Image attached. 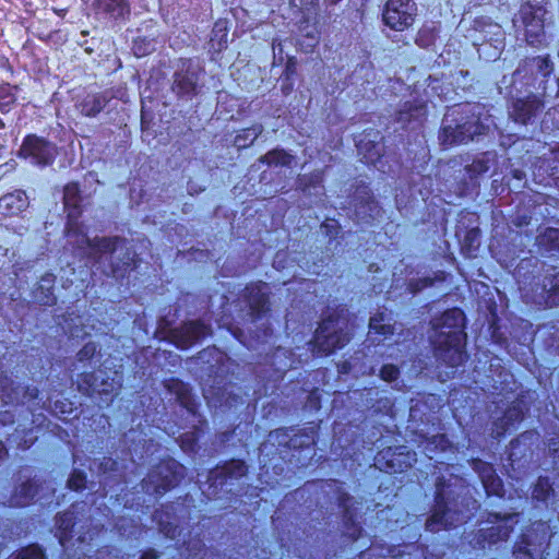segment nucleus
<instances>
[{
	"label": "nucleus",
	"mask_w": 559,
	"mask_h": 559,
	"mask_svg": "<svg viewBox=\"0 0 559 559\" xmlns=\"http://www.w3.org/2000/svg\"><path fill=\"white\" fill-rule=\"evenodd\" d=\"M188 469L181 462L166 455L148 468L145 477L141 480V487L145 493L159 499L178 488L186 479Z\"/></svg>",
	"instance_id": "nucleus-8"
},
{
	"label": "nucleus",
	"mask_w": 559,
	"mask_h": 559,
	"mask_svg": "<svg viewBox=\"0 0 559 559\" xmlns=\"http://www.w3.org/2000/svg\"><path fill=\"white\" fill-rule=\"evenodd\" d=\"M535 246L542 254L559 257V228L545 227L537 234Z\"/></svg>",
	"instance_id": "nucleus-38"
},
{
	"label": "nucleus",
	"mask_w": 559,
	"mask_h": 559,
	"mask_svg": "<svg viewBox=\"0 0 559 559\" xmlns=\"http://www.w3.org/2000/svg\"><path fill=\"white\" fill-rule=\"evenodd\" d=\"M80 218L81 216L67 215L66 236L69 239H75L76 243L85 245L88 249L87 258L94 263H99L104 257L110 255L108 270L105 272L108 277L118 283L129 280L131 273L142 264V258L135 248L129 246L127 238L118 235L88 238Z\"/></svg>",
	"instance_id": "nucleus-2"
},
{
	"label": "nucleus",
	"mask_w": 559,
	"mask_h": 559,
	"mask_svg": "<svg viewBox=\"0 0 559 559\" xmlns=\"http://www.w3.org/2000/svg\"><path fill=\"white\" fill-rule=\"evenodd\" d=\"M531 290L536 305L545 309L559 306V267L548 265Z\"/></svg>",
	"instance_id": "nucleus-24"
},
{
	"label": "nucleus",
	"mask_w": 559,
	"mask_h": 559,
	"mask_svg": "<svg viewBox=\"0 0 559 559\" xmlns=\"http://www.w3.org/2000/svg\"><path fill=\"white\" fill-rule=\"evenodd\" d=\"M535 167L538 170H544L547 174V178H545V185H550L551 182L557 183L559 180V153L551 152L549 157L538 158Z\"/></svg>",
	"instance_id": "nucleus-43"
},
{
	"label": "nucleus",
	"mask_w": 559,
	"mask_h": 559,
	"mask_svg": "<svg viewBox=\"0 0 559 559\" xmlns=\"http://www.w3.org/2000/svg\"><path fill=\"white\" fill-rule=\"evenodd\" d=\"M249 466L243 459H228L210 468L206 475V497L211 500H230L231 486L246 477Z\"/></svg>",
	"instance_id": "nucleus-11"
},
{
	"label": "nucleus",
	"mask_w": 559,
	"mask_h": 559,
	"mask_svg": "<svg viewBox=\"0 0 559 559\" xmlns=\"http://www.w3.org/2000/svg\"><path fill=\"white\" fill-rule=\"evenodd\" d=\"M452 479L459 480L461 477L451 474L449 478L439 475L435 479L432 504L424 524L425 531L428 533L436 534L455 527V522L460 516V511L454 508L459 495Z\"/></svg>",
	"instance_id": "nucleus-6"
},
{
	"label": "nucleus",
	"mask_w": 559,
	"mask_h": 559,
	"mask_svg": "<svg viewBox=\"0 0 559 559\" xmlns=\"http://www.w3.org/2000/svg\"><path fill=\"white\" fill-rule=\"evenodd\" d=\"M350 203L357 219L366 225H372L383 212L369 185L365 181H359L354 186Z\"/></svg>",
	"instance_id": "nucleus-21"
},
{
	"label": "nucleus",
	"mask_w": 559,
	"mask_h": 559,
	"mask_svg": "<svg viewBox=\"0 0 559 559\" xmlns=\"http://www.w3.org/2000/svg\"><path fill=\"white\" fill-rule=\"evenodd\" d=\"M99 355V346L95 342L85 343L76 353V359L81 364H91Z\"/></svg>",
	"instance_id": "nucleus-57"
},
{
	"label": "nucleus",
	"mask_w": 559,
	"mask_h": 559,
	"mask_svg": "<svg viewBox=\"0 0 559 559\" xmlns=\"http://www.w3.org/2000/svg\"><path fill=\"white\" fill-rule=\"evenodd\" d=\"M431 326L437 332L432 342L437 360L451 368L464 365L468 359L465 312L459 307L449 308L431 320Z\"/></svg>",
	"instance_id": "nucleus-4"
},
{
	"label": "nucleus",
	"mask_w": 559,
	"mask_h": 559,
	"mask_svg": "<svg viewBox=\"0 0 559 559\" xmlns=\"http://www.w3.org/2000/svg\"><path fill=\"white\" fill-rule=\"evenodd\" d=\"M55 275L46 273L40 277V282L35 286L33 296L43 307H52L57 304L55 295Z\"/></svg>",
	"instance_id": "nucleus-39"
},
{
	"label": "nucleus",
	"mask_w": 559,
	"mask_h": 559,
	"mask_svg": "<svg viewBox=\"0 0 559 559\" xmlns=\"http://www.w3.org/2000/svg\"><path fill=\"white\" fill-rule=\"evenodd\" d=\"M362 439L359 435L347 432L335 433L332 440V452L343 463L354 461L358 456L361 448Z\"/></svg>",
	"instance_id": "nucleus-31"
},
{
	"label": "nucleus",
	"mask_w": 559,
	"mask_h": 559,
	"mask_svg": "<svg viewBox=\"0 0 559 559\" xmlns=\"http://www.w3.org/2000/svg\"><path fill=\"white\" fill-rule=\"evenodd\" d=\"M320 229L322 234L328 238V246H332L334 243V247L336 248L340 245L338 238L342 234V226L336 218H324L320 224Z\"/></svg>",
	"instance_id": "nucleus-50"
},
{
	"label": "nucleus",
	"mask_w": 559,
	"mask_h": 559,
	"mask_svg": "<svg viewBox=\"0 0 559 559\" xmlns=\"http://www.w3.org/2000/svg\"><path fill=\"white\" fill-rule=\"evenodd\" d=\"M544 109V102L537 95L530 93L524 97L512 99L509 115L514 122L526 126Z\"/></svg>",
	"instance_id": "nucleus-30"
},
{
	"label": "nucleus",
	"mask_w": 559,
	"mask_h": 559,
	"mask_svg": "<svg viewBox=\"0 0 559 559\" xmlns=\"http://www.w3.org/2000/svg\"><path fill=\"white\" fill-rule=\"evenodd\" d=\"M320 425L309 423L304 427H280L271 430L258 447L263 467L283 469L282 464L294 467L306 465L314 455Z\"/></svg>",
	"instance_id": "nucleus-3"
},
{
	"label": "nucleus",
	"mask_w": 559,
	"mask_h": 559,
	"mask_svg": "<svg viewBox=\"0 0 559 559\" xmlns=\"http://www.w3.org/2000/svg\"><path fill=\"white\" fill-rule=\"evenodd\" d=\"M167 391L175 395L178 404L193 417H199L200 403L197 401L189 383L179 378H170L166 384Z\"/></svg>",
	"instance_id": "nucleus-32"
},
{
	"label": "nucleus",
	"mask_w": 559,
	"mask_h": 559,
	"mask_svg": "<svg viewBox=\"0 0 559 559\" xmlns=\"http://www.w3.org/2000/svg\"><path fill=\"white\" fill-rule=\"evenodd\" d=\"M546 10L530 1L521 3L513 19L515 27L523 29L527 45L542 48L547 45L545 32Z\"/></svg>",
	"instance_id": "nucleus-14"
},
{
	"label": "nucleus",
	"mask_w": 559,
	"mask_h": 559,
	"mask_svg": "<svg viewBox=\"0 0 559 559\" xmlns=\"http://www.w3.org/2000/svg\"><path fill=\"white\" fill-rule=\"evenodd\" d=\"M195 418L197 424L192 426L191 430L182 432L177 439L180 449L187 454H197L200 451L201 439L209 429V421L203 415Z\"/></svg>",
	"instance_id": "nucleus-34"
},
{
	"label": "nucleus",
	"mask_w": 559,
	"mask_h": 559,
	"mask_svg": "<svg viewBox=\"0 0 559 559\" xmlns=\"http://www.w3.org/2000/svg\"><path fill=\"white\" fill-rule=\"evenodd\" d=\"M76 388L84 396L95 400L99 405L110 406L120 393L122 379L117 371H83L78 374Z\"/></svg>",
	"instance_id": "nucleus-12"
},
{
	"label": "nucleus",
	"mask_w": 559,
	"mask_h": 559,
	"mask_svg": "<svg viewBox=\"0 0 559 559\" xmlns=\"http://www.w3.org/2000/svg\"><path fill=\"white\" fill-rule=\"evenodd\" d=\"M428 118L427 103L420 98L405 100L396 110L395 119L405 130L421 129Z\"/></svg>",
	"instance_id": "nucleus-28"
},
{
	"label": "nucleus",
	"mask_w": 559,
	"mask_h": 559,
	"mask_svg": "<svg viewBox=\"0 0 559 559\" xmlns=\"http://www.w3.org/2000/svg\"><path fill=\"white\" fill-rule=\"evenodd\" d=\"M295 157L282 147H275L259 157V163L266 166L290 167Z\"/></svg>",
	"instance_id": "nucleus-41"
},
{
	"label": "nucleus",
	"mask_w": 559,
	"mask_h": 559,
	"mask_svg": "<svg viewBox=\"0 0 559 559\" xmlns=\"http://www.w3.org/2000/svg\"><path fill=\"white\" fill-rule=\"evenodd\" d=\"M488 127L481 112L469 103L456 104L448 109L439 129L441 145L450 147L468 143L475 136L486 134Z\"/></svg>",
	"instance_id": "nucleus-5"
},
{
	"label": "nucleus",
	"mask_w": 559,
	"mask_h": 559,
	"mask_svg": "<svg viewBox=\"0 0 559 559\" xmlns=\"http://www.w3.org/2000/svg\"><path fill=\"white\" fill-rule=\"evenodd\" d=\"M530 408L525 392H520L514 400L506 406L501 415L491 421V438L500 441L508 433L515 430L525 419Z\"/></svg>",
	"instance_id": "nucleus-15"
},
{
	"label": "nucleus",
	"mask_w": 559,
	"mask_h": 559,
	"mask_svg": "<svg viewBox=\"0 0 559 559\" xmlns=\"http://www.w3.org/2000/svg\"><path fill=\"white\" fill-rule=\"evenodd\" d=\"M475 28L480 33L479 43H474V45L478 46L477 51L479 56L483 53L481 48L488 44L492 47L493 51L486 58L492 60L500 58L506 46V36L501 25L481 16L475 20Z\"/></svg>",
	"instance_id": "nucleus-25"
},
{
	"label": "nucleus",
	"mask_w": 559,
	"mask_h": 559,
	"mask_svg": "<svg viewBox=\"0 0 559 559\" xmlns=\"http://www.w3.org/2000/svg\"><path fill=\"white\" fill-rule=\"evenodd\" d=\"M555 497L554 483L548 476L539 475L532 485V500L535 503L548 506Z\"/></svg>",
	"instance_id": "nucleus-40"
},
{
	"label": "nucleus",
	"mask_w": 559,
	"mask_h": 559,
	"mask_svg": "<svg viewBox=\"0 0 559 559\" xmlns=\"http://www.w3.org/2000/svg\"><path fill=\"white\" fill-rule=\"evenodd\" d=\"M38 440L37 432L34 427L15 429L14 431V442L15 447L19 450L26 451L29 450Z\"/></svg>",
	"instance_id": "nucleus-51"
},
{
	"label": "nucleus",
	"mask_w": 559,
	"mask_h": 559,
	"mask_svg": "<svg viewBox=\"0 0 559 559\" xmlns=\"http://www.w3.org/2000/svg\"><path fill=\"white\" fill-rule=\"evenodd\" d=\"M28 197L22 189H16L0 198V214L7 217L16 216L28 207Z\"/></svg>",
	"instance_id": "nucleus-35"
},
{
	"label": "nucleus",
	"mask_w": 559,
	"mask_h": 559,
	"mask_svg": "<svg viewBox=\"0 0 559 559\" xmlns=\"http://www.w3.org/2000/svg\"><path fill=\"white\" fill-rule=\"evenodd\" d=\"M194 511V497L186 492L157 507L152 514V520L163 536L175 539L180 535L181 526L188 525L193 519Z\"/></svg>",
	"instance_id": "nucleus-9"
},
{
	"label": "nucleus",
	"mask_w": 559,
	"mask_h": 559,
	"mask_svg": "<svg viewBox=\"0 0 559 559\" xmlns=\"http://www.w3.org/2000/svg\"><path fill=\"white\" fill-rule=\"evenodd\" d=\"M197 359L202 365L209 378H212L213 382L217 384L224 383L233 372L231 367L234 360L226 352L215 345L207 346L200 350L197 355Z\"/></svg>",
	"instance_id": "nucleus-20"
},
{
	"label": "nucleus",
	"mask_w": 559,
	"mask_h": 559,
	"mask_svg": "<svg viewBox=\"0 0 559 559\" xmlns=\"http://www.w3.org/2000/svg\"><path fill=\"white\" fill-rule=\"evenodd\" d=\"M132 50L135 57L142 58L148 56L154 50V47L146 37H136L133 41Z\"/></svg>",
	"instance_id": "nucleus-61"
},
{
	"label": "nucleus",
	"mask_w": 559,
	"mask_h": 559,
	"mask_svg": "<svg viewBox=\"0 0 559 559\" xmlns=\"http://www.w3.org/2000/svg\"><path fill=\"white\" fill-rule=\"evenodd\" d=\"M217 323L219 328L226 329V331H228L234 336L235 340L245 345L243 331L233 321H229L228 318L225 317V314L221 316V318L217 320Z\"/></svg>",
	"instance_id": "nucleus-59"
},
{
	"label": "nucleus",
	"mask_w": 559,
	"mask_h": 559,
	"mask_svg": "<svg viewBox=\"0 0 559 559\" xmlns=\"http://www.w3.org/2000/svg\"><path fill=\"white\" fill-rule=\"evenodd\" d=\"M428 445L440 452L450 451L453 444L445 433H437L427 440Z\"/></svg>",
	"instance_id": "nucleus-60"
},
{
	"label": "nucleus",
	"mask_w": 559,
	"mask_h": 559,
	"mask_svg": "<svg viewBox=\"0 0 559 559\" xmlns=\"http://www.w3.org/2000/svg\"><path fill=\"white\" fill-rule=\"evenodd\" d=\"M53 412L60 419L63 421H68L71 417L74 418L76 415L75 407L73 406V403L68 400H58L53 403Z\"/></svg>",
	"instance_id": "nucleus-58"
},
{
	"label": "nucleus",
	"mask_w": 559,
	"mask_h": 559,
	"mask_svg": "<svg viewBox=\"0 0 559 559\" xmlns=\"http://www.w3.org/2000/svg\"><path fill=\"white\" fill-rule=\"evenodd\" d=\"M41 489V480L36 477L28 476L24 480H20V478H17L10 492V507L23 509L33 506Z\"/></svg>",
	"instance_id": "nucleus-29"
},
{
	"label": "nucleus",
	"mask_w": 559,
	"mask_h": 559,
	"mask_svg": "<svg viewBox=\"0 0 559 559\" xmlns=\"http://www.w3.org/2000/svg\"><path fill=\"white\" fill-rule=\"evenodd\" d=\"M491 153L481 152L477 154L469 164L464 166V175L473 187L479 185V178L486 175L491 166Z\"/></svg>",
	"instance_id": "nucleus-36"
},
{
	"label": "nucleus",
	"mask_w": 559,
	"mask_h": 559,
	"mask_svg": "<svg viewBox=\"0 0 559 559\" xmlns=\"http://www.w3.org/2000/svg\"><path fill=\"white\" fill-rule=\"evenodd\" d=\"M380 132L373 129L365 130L356 143L360 162L369 167H378L384 157V145Z\"/></svg>",
	"instance_id": "nucleus-27"
},
{
	"label": "nucleus",
	"mask_w": 559,
	"mask_h": 559,
	"mask_svg": "<svg viewBox=\"0 0 559 559\" xmlns=\"http://www.w3.org/2000/svg\"><path fill=\"white\" fill-rule=\"evenodd\" d=\"M467 462L480 479L486 497L504 498V483L497 474L492 463L484 461L480 457H471Z\"/></svg>",
	"instance_id": "nucleus-26"
},
{
	"label": "nucleus",
	"mask_w": 559,
	"mask_h": 559,
	"mask_svg": "<svg viewBox=\"0 0 559 559\" xmlns=\"http://www.w3.org/2000/svg\"><path fill=\"white\" fill-rule=\"evenodd\" d=\"M19 85L9 82H0V112L9 114L17 104Z\"/></svg>",
	"instance_id": "nucleus-42"
},
{
	"label": "nucleus",
	"mask_w": 559,
	"mask_h": 559,
	"mask_svg": "<svg viewBox=\"0 0 559 559\" xmlns=\"http://www.w3.org/2000/svg\"><path fill=\"white\" fill-rule=\"evenodd\" d=\"M527 63L536 67L537 73L545 82H547L554 73V62L549 55L527 58Z\"/></svg>",
	"instance_id": "nucleus-54"
},
{
	"label": "nucleus",
	"mask_w": 559,
	"mask_h": 559,
	"mask_svg": "<svg viewBox=\"0 0 559 559\" xmlns=\"http://www.w3.org/2000/svg\"><path fill=\"white\" fill-rule=\"evenodd\" d=\"M228 27L227 21L217 20L212 28L210 38V47L216 52H221L227 48Z\"/></svg>",
	"instance_id": "nucleus-46"
},
{
	"label": "nucleus",
	"mask_w": 559,
	"mask_h": 559,
	"mask_svg": "<svg viewBox=\"0 0 559 559\" xmlns=\"http://www.w3.org/2000/svg\"><path fill=\"white\" fill-rule=\"evenodd\" d=\"M39 393L37 386L11 382V393L8 394V399L10 402H14L22 396L26 402H35L38 400Z\"/></svg>",
	"instance_id": "nucleus-48"
},
{
	"label": "nucleus",
	"mask_w": 559,
	"mask_h": 559,
	"mask_svg": "<svg viewBox=\"0 0 559 559\" xmlns=\"http://www.w3.org/2000/svg\"><path fill=\"white\" fill-rule=\"evenodd\" d=\"M262 132L263 126L261 123H255L251 127L242 128L236 133L233 144L239 151L248 148L262 134Z\"/></svg>",
	"instance_id": "nucleus-44"
},
{
	"label": "nucleus",
	"mask_w": 559,
	"mask_h": 559,
	"mask_svg": "<svg viewBox=\"0 0 559 559\" xmlns=\"http://www.w3.org/2000/svg\"><path fill=\"white\" fill-rule=\"evenodd\" d=\"M56 144L36 133L26 134L19 148L20 158L29 159L32 164L39 167L51 166L56 159Z\"/></svg>",
	"instance_id": "nucleus-19"
},
{
	"label": "nucleus",
	"mask_w": 559,
	"mask_h": 559,
	"mask_svg": "<svg viewBox=\"0 0 559 559\" xmlns=\"http://www.w3.org/2000/svg\"><path fill=\"white\" fill-rule=\"evenodd\" d=\"M519 512H487L486 522L492 525L468 532L465 536L468 546L474 550L484 551L507 542L519 523Z\"/></svg>",
	"instance_id": "nucleus-10"
},
{
	"label": "nucleus",
	"mask_w": 559,
	"mask_h": 559,
	"mask_svg": "<svg viewBox=\"0 0 559 559\" xmlns=\"http://www.w3.org/2000/svg\"><path fill=\"white\" fill-rule=\"evenodd\" d=\"M212 335V328L201 319L183 321L179 326L170 328L165 340L176 348L186 350Z\"/></svg>",
	"instance_id": "nucleus-18"
},
{
	"label": "nucleus",
	"mask_w": 559,
	"mask_h": 559,
	"mask_svg": "<svg viewBox=\"0 0 559 559\" xmlns=\"http://www.w3.org/2000/svg\"><path fill=\"white\" fill-rule=\"evenodd\" d=\"M417 15L413 0H386L382 10V21L392 31L403 32L411 27Z\"/></svg>",
	"instance_id": "nucleus-22"
},
{
	"label": "nucleus",
	"mask_w": 559,
	"mask_h": 559,
	"mask_svg": "<svg viewBox=\"0 0 559 559\" xmlns=\"http://www.w3.org/2000/svg\"><path fill=\"white\" fill-rule=\"evenodd\" d=\"M270 287L263 281H252L245 285L238 295L240 301L247 309V314L252 321L263 319L271 311Z\"/></svg>",
	"instance_id": "nucleus-16"
},
{
	"label": "nucleus",
	"mask_w": 559,
	"mask_h": 559,
	"mask_svg": "<svg viewBox=\"0 0 559 559\" xmlns=\"http://www.w3.org/2000/svg\"><path fill=\"white\" fill-rule=\"evenodd\" d=\"M401 374L400 367L394 364H383L379 370V377L385 382H394Z\"/></svg>",
	"instance_id": "nucleus-63"
},
{
	"label": "nucleus",
	"mask_w": 559,
	"mask_h": 559,
	"mask_svg": "<svg viewBox=\"0 0 559 559\" xmlns=\"http://www.w3.org/2000/svg\"><path fill=\"white\" fill-rule=\"evenodd\" d=\"M374 465L388 474H400L411 469L417 462V454L406 445L386 447L374 455Z\"/></svg>",
	"instance_id": "nucleus-17"
},
{
	"label": "nucleus",
	"mask_w": 559,
	"mask_h": 559,
	"mask_svg": "<svg viewBox=\"0 0 559 559\" xmlns=\"http://www.w3.org/2000/svg\"><path fill=\"white\" fill-rule=\"evenodd\" d=\"M200 70L191 58L179 60L178 70L174 73L173 92L179 99L191 100L199 94Z\"/></svg>",
	"instance_id": "nucleus-23"
},
{
	"label": "nucleus",
	"mask_w": 559,
	"mask_h": 559,
	"mask_svg": "<svg viewBox=\"0 0 559 559\" xmlns=\"http://www.w3.org/2000/svg\"><path fill=\"white\" fill-rule=\"evenodd\" d=\"M551 537V528L547 521H532L521 530L512 545L511 554L514 559H543Z\"/></svg>",
	"instance_id": "nucleus-13"
},
{
	"label": "nucleus",
	"mask_w": 559,
	"mask_h": 559,
	"mask_svg": "<svg viewBox=\"0 0 559 559\" xmlns=\"http://www.w3.org/2000/svg\"><path fill=\"white\" fill-rule=\"evenodd\" d=\"M128 7V0H95L94 8L97 13L109 16H119Z\"/></svg>",
	"instance_id": "nucleus-49"
},
{
	"label": "nucleus",
	"mask_w": 559,
	"mask_h": 559,
	"mask_svg": "<svg viewBox=\"0 0 559 559\" xmlns=\"http://www.w3.org/2000/svg\"><path fill=\"white\" fill-rule=\"evenodd\" d=\"M76 523V513L71 509H67L56 513L55 536L58 539L59 545L63 549H67L72 544Z\"/></svg>",
	"instance_id": "nucleus-33"
},
{
	"label": "nucleus",
	"mask_w": 559,
	"mask_h": 559,
	"mask_svg": "<svg viewBox=\"0 0 559 559\" xmlns=\"http://www.w3.org/2000/svg\"><path fill=\"white\" fill-rule=\"evenodd\" d=\"M105 107V98L100 94L87 95L81 103V111L84 116L96 117Z\"/></svg>",
	"instance_id": "nucleus-52"
},
{
	"label": "nucleus",
	"mask_w": 559,
	"mask_h": 559,
	"mask_svg": "<svg viewBox=\"0 0 559 559\" xmlns=\"http://www.w3.org/2000/svg\"><path fill=\"white\" fill-rule=\"evenodd\" d=\"M62 201L67 215H71L72 217L82 216L83 198L78 181H70L64 186Z\"/></svg>",
	"instance_id": "nucleus-37"
},
{
	"label": "nucleus",
	"mask_w": 559,
	"mask_h": 559,
	"mask_svg": "<svg viewBox=\"0 0 559 559\" xmlns=\"http://www.w3.org/2000/svg\"><path fill=\"white\" fill-rule=\"evenodd\" d=\"M321 404H322L321 393H320L319 389L313 388L312 390L309 391V393L306 397L305 407L310 411L317 412L321 408V406H322Z\"/></svg>",
	"instance_id": "nucleus-64"
},
{
	"label": "nucleus",
	"mask_w": 559,
	"mask_h": 559,
	"mask_svg": "<svg viewBox=\"0 0 559 559\" xmlns=\"http://www.w3.org/2000/svg\"><path fill=\"white\" fill-rule=\"evenodd\" d=\"M384 312L378 311L370 317L368 328L369 332L381 337L382 340L390 338L395 333L394 324L385 323Z\"/></svg>",
	"instance_id": "nucleus-45"
},
{
	"label": "nucleus",
	"mask_w": 559,
	"mask_h": 559,
	"mask_svg": "<svg viewBox=\"0 0 559 559\" xmlns=\"http://www.w3.org/2000/svg\"><path fill=\"white\" fill-rule=\"evenodd\" d=\"M9 559H48L46 549L38 543H29L14 550Z\"/></svg>",
	"instance_id": "nucleus-47"
},
{
	"label": "nucleus",
	"mask_w": 559,
	"mask_h": 559,
	"mask_svg": "<svg viewBox=\"0 0 559 559\" xmlns=\"http://www.w3.org/2000/svg\"><path fill=\"white\" fill-rule=\"evenodd\" d=\"M479 237L480 230L478 228L467 230L462 246L463 250L467 253L476 251L479 247Z\"/></svg>",
	"instance_id": "nucleus-62"
},
{
	"label": "nucleus",
	"mask_w": 559,
	"mask_h": 559,
	"mask_svg": "<svg viewBox=\"0 0 559 559\" xmlns=\"http://www.w3.org/2000/svg\"><path fill=\"white\" fill-rule=\"evenodd\" d=\"M335 503L341 512L346 537L358 540L364 533L362 526L357 522V508L355 498L346 490L344 483L335 479H317L306 481L302 486L289 491L280 502L278 510L287 511L294 518L311 516L324 504Z\"/></svg>",
	"instance_id": "nucleus-1"
},
{
	"label": "nucleus",
	"mask_w": 559,
	"mask_h": 559,
	"mask_svg": "<svg viewBox=\"0 0 559 559\" xmlns=\"http://www.w3.org/2000/svg\"><path fill=\"white\" fill-rule=\"evenodd\" d=\"M345 309L337 307L324 314L314 330L309 347L313 355L328 357L344 348L350 341Z\"/></svg>",
	"instance_id": "nucleus-7"
},
{
	"label": "nucleus",
	"mask_w": 559,
	"mask_h": 559,
	"mask_svg": "<svg viewBox=\"0 0 559 559\" xmlns=\"http://www.w3.org/2000/svg\"><path fill=\"white\" fill-rule=\"evenodd\" d=\"M526 435L527 432H523L510 441L508 447V460L511 463H515L525 456L526 449L524 441L526 439Z\"/></svg>",
	"instance_id": "nucleus-55"
},
{
	"label": "nucleus",
	"mask_w": 559,
	"mask_h": 559,
	"mask_svg": "<svg viewBox=\"0 0 559 559\" xmlns=\"http://www.w3.org/2000/svg\"><path fill=\"white\" fill-rule=\"evenodd\" d=\"M87 474L83 469L73 468L67 479V488L74 492H82L87 487Z\"/></svg>",
	"instance_id": "nucleus-56"
},
{
	"label": "nucleus",
	"mask_w": 559,
	"mask_h": 559,
	"mask_svg": "<svg viewBox=\"0 0 559 559\" xmlns=\"http://www.w3.org/2000/svg\"><path fill=\"white\" fill-rule=\"evenodd\" d=\"M447 277V273L444 271H438L435 273V276H424L416 280H412L408 282V290L413 294H417L425 288L433 286L436 282H442Z\"/></svg>",
	"instance_id": "nucleus-53"
}]
</instances>
